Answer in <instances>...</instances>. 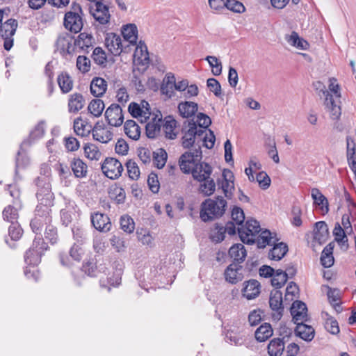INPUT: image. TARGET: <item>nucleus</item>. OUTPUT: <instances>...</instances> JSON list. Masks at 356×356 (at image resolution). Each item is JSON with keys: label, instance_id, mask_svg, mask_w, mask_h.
<instances>
[{"label": "nucleus", "instance_id": "f257e3e1", "mask_svg": "<svg viewBox=\"0 0 356 356\" xmlns=\"http://www.w3.org/2000/svg\"><path fill=\"white\" fill-rule=\"evenodd\" d=\"M37 198L40 205L36 207V216L31 222V227L34 232H37L43 227L44 222L46 224L47 220L49 221V216H47L44 220H42L39 213L40 210H43L46 214L49 215V207L53 204V193L50 191L49 186L37 193Z\"/></svg>", "mask_w": 356, "mask_h": 356}, {"label": "nucleus", "instance_id": "f03ea898", "mask_svg": "<svg viewBox=\"0 0 356 356\" xmlns=\"http://www.w3.org/2000/svg\"><path fill=\"white\" fill-rule=\"evenodd\" d=\"M227 201L222 196L207 199L201 204L200 218L204 222L221 217L225 212Z\"/></svg>", "mask_w": 356, "mask_h": 356}, {"label": "nucleus", "instance_id": "7ed1b4c3", "mask_svg": "<svg viewBox=\"0 0 356 356\" xmlns=\"http://www.w3.org/2000/svg\"><path fill=\"white\" fill-rule=\"evenodd\" d=\"M83 12L81 6L73 2L70 10L65 13L63 19L65 28L71 33H79L84 25Z\"/></svg>", "mask_w": 356, "mask_h": 356}, {"label": "nucleus", "instance_id": "20e7f679", "mask_svg": "<svg viewBox=\"0 0 356 356\" xmlns=\"http://www.w3.org/2000/svg\"><path fill=\"white\" fill-rule=\"evenodd\" d=\"M202 129H197L195 122H184L182 128L181 145L184 148L188 149L194 146V148L200 147V140L202 136Z\"/></svg>", "mask_w": 356, "mask_h": 356}, {"label": "nucleus", "instance_id": "39448f33", "mask_svg": "<svg viewBox=\"0 0 356 356\" xmlns=\"http://www.w3.org/2000/svg\"><path fill=\"white\" fill-rule=\"evenodd\" d=\"M145 120L140 122L145 123L146 135L149 138H156L160 133L163 124V115L160 111L154 108L149 111Z\"/></svg>", "mask_w": 356, "mask_h": 356}, {"label": "nucleus", "instance_id": "423d86ee", "mask_svg": "<svg viewBox=\"0 0 356 356\" xmlns=\"http://www.w3.org/2000/svg\"><path fill=\"white\" fill-rule=\"evenodd\" d=\"M202 159V151L200 148L195 147L184 152L179 159V165L181 170L185 174H189L198 161Z\"/></svg>", "mask_w": 356, "mask_h": 356}, {"label": "nucleus", "instance_id": "0eeeda50", "mask_svg": "<svg viewBox=\"0 0 356 356\" xmlns=\"http://www.w3.org/2000/svg\"><path fill=\"white\" fill-rule=\"evenodd\" d=\"M47 249V245L40 237L35 238L33 243V247L26 251L25 261L29 265H38L41 261V256Z\"/></svg>", "mask_w": 356, "mask_h": 356}, {"label": "nucleus", "instance_id": "6e6552de", "mask_svg": "<svg viewBox=\"0 0 356 356\" xmlns=\"http://www.w3.org/2000/svg\"><path fill=\"white\" fill-rule=\"evenodd\" d=\"M261 232L260 225L256 220H248L245 225L238 227V232L243 243L252 244L254 243V236Z\"/></svg>", "mask_w": 356, "mask_h": 356}, {"label": "nucleus", "instance_id": "1a4fd4ad", "mask_svg": "<svg viewBox=\"0 0 356 356\" xmlns=\"http://www.w3.org/2000/svg\"><path fill=\"white\" fill-rule=\"evenodd\" d=\"M217 185L219 189H222L225 196L231 199L234 191V176L233 172L228 169H224L220 178H218Z\"/></svg>", "mask_w": 356, "mask_h": 356}, {"label": "nucleus", "instance_id": "9d476101", "mask_svg": "<svg viewBox=\"0 0 356 356\" xmlns=\"http://www.w3.org/2000/svg\"><path fill=\"white\" fill-rule=\"evenodd\" d=\"M123 170L122 163L115 158H106L102 165L103 173L111 179L119 178Z\"/></svg>", "mask_w": 356, "mask_h": 356}, {"label": "nucleus", "instance_id": "9b49d317", "mask_svg": "<svg viewBox=\"0 0 356 356\" xmlns=\"http://www.w3.org/2000/svg\"><path fill=\"white\" fill-rule=\"evenodd\" d=\"M105 118L108 124L113 127H120L124 121L122 108L116 104L110 105L105 111Z\"/></svg>", "mask_w": 356, "mask_h": 356}, {"label": "nucleus", "instance_id": "f8f14e48", "mask_svg": "<svg viewBox=\"0 0 356 356\" xmlns=\"http://www.w3.org/2000/svg\"><path fill=\"white\" fill-rule=\"evenodd\" d=\"M269 305L274 312L273 318L279 321L282 318L284 311L282 293L280 291L274 290L270 292Z\"/></svg>", "mask_w": 356, "mask_h": 356}, {"label": "nucleus", "instance_id": "ddd939ff", "mask_svg": "<svg viewBox=\"0 0 356 356\" xmlns=\"http://www.w3.org/2000/svg\"><path fill=\"white\" fill-rule=\"evenodd\" d=\"M323 94L325 96L324 104L325 108L330 114L332 120H339L341 115V108L339 104V102L334 99L333 95L330 94L328 90H323Z\"/></svg>", "mask_w": 356, "mask_h": 356}, {"label": "nucleus", "instance_id": "4468645a", "mask_svg": "<svg viewBox=\"0 0 356 356\" xmlns=\"http://www.w3.org/2000/svg\"><path fill=\"white\" fill-rule=\"evenodd\" d=\"M74 41V38L69 33H64L60 34L56 43L57 50L63 55L72 54L74 49V47L72 44Z\"/></svg>", "mask_w": 356, "mask_h": 356}, {"label": "nucleus", "instance_id": "2eb2a0df", "mask_svg": "<svg viewBox=\"0 0 356 356\" xmlns=\"http://www.w3.org/2000/svg\"><path fill=\"white\" fill-rule=\"evenodd\" d=\"M244 325L241 322L234 323L227 330L226 337L236 345H241L244 341Z\"/></svg>", "mask_w": 356, "mask_h": 356}, {"label": "nucleus", "instance_id": "dca6fc26", "mask_svg": "<svg viewBox=\"0 0 356 356\" xmlns=\"http://www.w3.org/2000/svg\"><path fill=\"white\" fill-rule=\"evenodd\" d=\"M147 102L143 100L140 104L131 102L129 104L128 111L132 117L137 118L140 122L145 120V116L150 110Z\"/></svg>", "mask_w": 356, "mask_h": 356}, {"label": "nucleus", "instance_id": "f3484780", "mask_svg": "<svg viewBox=\"0 0 356 356\" xmlns=\"http://www.w3.org/2000/svg\"><path fill=\"white\" fill-rule=\"evenodd\" d=\"M105 45L114 56H119L123 51V44L120 36L113 33L106 35Z\"/></svg>", "mask_w": 356, "mask_h": 356}, {"label": "nucleus", "instance_id": "a211bd4d", "mask_svg": "<svg viewBox=\"0 0 356 356\" xmlns=\"http://www.w3.org/2000/svg\"><path fill=\"white\" fill-rule=\"evenodd\" d=\"M90 13L96 21L101 24H106L109 22L111 15L108 8L102 2L97 1L95 3V8H90Z\"/></svg>", "mask_w": 356, "mask_h": 356}, {"label": "nucleus", "instance_id": "6ab92c4d", "mask_svg": "<svg viewBox=\"0 0 356 356\" xmlns=\"http://www.w3.org/2000/svg\"><path fill=\"white\" fill-rule=\"evenodd\" d=\"M307 308L301 301H295L291 307V314L295 323L306 321L307 319Z\"/></svg>", "mask_w": 356, "mask_h": 356}, {"label": "nucleus", "instance_id": "aec40b11", "mask_svg": "<svg viewBox=\"0 0 356 356\" xmlns=\"http://www.w3.org/2000/svg\"><path fill=\"white\" fill-rule=\"evenodd\" d=\"M190 173L195 180L202 181L206 178H209L212 173V168L208 163L201 162L194 165Z\"/></svg>", "mask_w": 356, "mask_h": 356}, {"label": "nucleus", "instance_id": "412c9836", "mask_svg": "<svg viewBox=\"0 0 356 356\" xmlns=\"http://www.w3.org/2000/svg\"><path fill=\"white\" fill-rule=\"evenodd\" d=\"M241 269L242 267L237 264L233 263L229 265L224 273L225 280L232 284L241 281L243 278L241 273Z\"/></svg>", "mask_w": 356, "mask_h": 356}, {"label": "nucleus", "instance_id": "4be33fe9", "mask_svg": "<svg viewBox=\"0 0 356 356\" xmlns=\"http://www.w3.org/2000/svg\"><path fill=\"white\" fill-rule=\"evenodd\" d=\"M91 222L94 227L100 231L106 232L110 230L111 223L108 216L101 213H96L91 216Z\"/></svg>", "mask_w": 356, "mask_h": 356}, {"label": "nucleus", "instance_id": "5701e85b", "mask_svg": "<svg viewBox=\"0 0 356 356\" xmlns=\"http://www.w3.org/2000/svg\"><path fill=\"white\" fill-rule=\"evenodd\" d=\"M134 61L138 65H141L143 66H147L149 65V53L147 47L143 42L140 41L137 44L134 51Z\"/></svg>", "mask_w": 356, "mask_h": 356}, {"label": "nucleus", "instance_id": "b1692460", "mask_svg": "<svg viewBox=\"0 0 356 356\" xmlns=\"http://www.w3.org/2000/svg\"><path fill=\"white\" fill-rule=\"evenodd\" d=\"M242 290L243 296L248 300L254 299L260 293V283L256 280H250L244 282Z\"/></svg>", "mask_w": 356, "mask_h": 356}, {"label": "nucleus", "instance_id": "393cba45", "mask_svg": "<svg viewBox=\"0 0 356 356\" xmlns=\"http://www.w3.org/2000/svg\"><path fill=\"white\" fill-rule=\"evenodd\" d=\"M329 236V231L327 224L324 221L315 223L314 230V239L319 244L325 243Z\"/></svg>", "mask_w": 356, "mask_h": 356}, {"label": "nucleus", "instance_id": "a878e982", "mask_svg": "<svg viewBox=\"0 0 356 356\" xmlns=\"http://www.w3.org/2000/svg\"><path fill=\"white\" fill-rule=\"evenodd\" d=\"M93 138L102 143H107L111 140L113 133L106 127L96 124L92 129Z\"/></svg>", "mask_w": 356, "mask_h": 356}, {"label": "nucleus", "instance_id": "bb28decb", "mask_svg": "<svg viewBox=\"0 0 356 356\" xmlns=\"http://www.w3.org/2000/svg\"><path fill=\"white\" fill-rule=\"evenodd\" d=\"M70 168L76 178H84L87 176L88 166L81 159L74 157L70 162Z\"/></svg>", "mask_w": 356, "mask_h": 356}, {"label": "nucleus", "instance_id": "cd10ccee", "mask_svg": "<svg viewBox=\"0 0 356 356\" xmlns=\"http://www.w3.org/2000/svg\"><path fill=\"white\" fill-rule=\"evenodd\" d=\"M107 90V82L101 77H95L90 83V92L95 97L102 96Z\"/></svg>", "mask_w": 356, "mask_h": 356}, {"label": "nucleus", "instance_id": "c85d7f7f", "mask_svg": "<svg viewBox=\"0 0 356 356\" xmlns=\"http://www.w3.org/2000/svg\"><path fill=\"white\" fill-rule=\"evenodd\" d=\"M94 43V38L91 34L81 33L74 41V46L79 47L83 51H88Z\"/></svg>", "mask_w": 356, "mask_h": 356}, {"label": "nucleus", "instance_id": "c756f323", "mask_svg": "<svg viewBox=\"0 0 356 356\" xmlns=\"http://www.w3.org/2000/svg\"><path fill=\"white\" fill-rule=\"evenodd\" d=\"M296 324V334L305 341H312L314 337V329L312 326L303 323V322Z\"/></svg>", "mask_w": 356, "mask_h": 356}, {"label": "nucleus", "instance_id": "7c9ffc66", "mask_svg": "<svg viewBox=\"0 0 356 356\" xmlns=\"http://www.w3.org/2000/svg\"><path fill=\"white\" fill-rule=\"evenodd\" d=\"M277 241L276 236H273V234L268 229L261 231L257 239V246L259 248H264L266 245H273Z\"/></svg>", "mask_w": 356, "mask_h": 356}, {"label": "nucleus", "instance_id": "2f4dec72", "mask_svg": "<svg viewBox=\"0 0 356 356\" xmlns=\"http://www.w3.org/2000/svg\"><path fill=\"white\" fill-rule=\"evenodd\" d=\"M229 255L235 261L242 263L246 257L247 252L242 243H236L229 248Z\"/></svg>", "mask_w": 356, "mask_h": 356}, {"label": "nucleus", "instance_id": "473e14b6", "mask_svg": "<svg viewBox=\"0 0 356 356\" xmlns=\"http://www.w3.org/2000/svg\"><path fill=\"white\" fill-rule=\"evenodd\" d=\"M124 42L135 44L138 38V29L135 24H129L123 26L122 31Z\"/></svg>", "mask_w": 356, "mask_h": 356}, {"label": "nucleus", "instance_id": "72a5a7b5", "mask_svg": "<svg viewBox=\"0 0 356 356\" xmlns=\"http://www.w3.org/2000/svg\"><path fill=\"white\" fill-rule=\"evenodd\" d=\"M285 40L290 45L298 49L306 50L309 47V43L300 38L296 31H293L290 35H286Z\"/></svg>", "mask_w": 356, "mask_h": 356}, {"label": "nucleus", "instance_id": "f704fd0d", "mask_svg": "<svg viewBox=\"0 0 356 356\" xmlns=\"http://www.w3.org/2000/svg\"><path fill=\"white\" fill-rule=\"evenodd\" d=\"M85 105V100L82 95L74 93L70 95L68 102V109L70 113H77Z\"/></svg>", "mask_w": 356, "mask_h": 356}, {"label": "nucleus", "instance_id": "c9c22d12", "mask_svg": "<svg viewBox=\"0 0 356 356\" xmlns=\"http://www.w3.org/2000/svg\"><path fill=\"white\" fill-rule=\"evenodd\" d=\"M333 234L335 237V241L341 246V248L346 251L348 248V238L346 236V232L344 230L339 223H336L333 230Z\"/></svg>", "mask_w": 356, "mask_h": 356}, {"label": "nucleus", "instance_id": "e433bc0d", "mask_svg": "<svg viewBox=\"0 0 356 356\" xmlns=\"http://www.w3.org/2000/svg\"><path fill=\"white\" fill-rule=\"evenodd\" d=\"M284 348V342L282 339L274 338L268 345V353L270 356H281Z\"/></svg>", "mask_w": 356, "mask_h": 356}, {"label": "nucleus", "instance_id": "4c0bfd02", "mask_svg": "<svg viewBox=\"0 0 356 356\" xmlns=\"http://www.w3.org/2000/svg\"><path fill=\"white\" fill-rule=\"evenodd\" d=\"M126 135L135 140L139 139L140 136V128L134 120H127L124 125Z\"/></svg>", "mask_w": 356, "mask_h": 356}, {"label": "nucleus", "instance_id": "58836bf2", "mask_svg": "<svg viewBox=\"0 0 356 356\" xmlns=\"http://www.w3.org/2000/svg\"><path fill=\"white\" fill-rule=\"evenodd\" d=\"M18 23L14 19H8L5 23L1 24L0 33L1 37H13L15 33Z\"/></svg>", "mask_w": 356, "mask_h": 356}, {"label": "nucleus", "instance_id": "ea45409f", "mask_svg": "<svg viewBox=\"0 0 356 356\" xmlns=\"http://www.w3.org/2000/svg\"><path fill=\"white\" fill-rule=\"evenodd\" d=\"M180 115L185 118L193 116L197 111V104L193 102H181L178 106Z\"/></svg>", "mask_w": 356, "mask_h": 356}, {"label": "nucleus", "instance_id": "a19ab883", "mask_svg": "<svg viewBox=\"0 0 356 356\" xmlns=\"http://www.w3.org/2000/svg\"><path fill=\"white\" fill-rule=\"evenodd\" d=\"M311 195L315 204L320 207L323 211L328 212V201L318 188H312Z\"/></svg>", "mask_w": 356, "mask_h": 356}, {"label": "nucleus", "instance_id": "79ce46f5", "mask_svg": "<svg viewBox=\"0 0 356 356\" xmlns=\"http://www.w3.org/2000/svg\"><path fill=\"white\" fill-rule=\"evenodd\" d=\"M322 316L325 320L324 327L332 334L339 333V327L337 321L327 312H323Z\"/></svg>", "mask_w": 356, "mask_h": 356}, {"label": "nucleus", "instance_id": "37998d69", "mask_svg": "<svg viewBox=\"0 0 356 356\" xmlns=\"http://www.w3.org/2000/svg\"><path fill=\"white\" fill-rule=\"evenodd\" d=\"M273 245V248L268 253V257L272 260L279 261L283 258L287 252L288 247L284 243H275Z\"/></svg>", "mask_w": 356, "mask_h": 356}, {"label": "nucleus", "instance_id": "c03bdc74", "mask_svg": "<svg viewBox=\"0 0 356 356\" xmlns=\"http://www.w3.org/2000/svg\"><path fill=\"white\" fill-rule=\"evenodd\" d=\"M273 331L270 324L265 323L259 326L255 331V338L258 341L267 340L273 335Z\"/></svg>", "mask_w": 356, "mask_h": 356}, {"label": "nucleus", "instance_id": "a18cd8bd", "mask_svg": "<svg viewBox=\"0 0 356 356\" xmlns=\"http://www.w3.org/2000/svg\"><path fill=\"white\" fill-rule=\"evenodd\" d=\"M199 187V191L204 196H211L213 195L216 188V184L214 179L211 178H206L205 180H202Z\"/></svg>", "mask_w": 356, "mask_h": 356}, {"label": "nucleus", "instance_id": "49530a36", "mask_svg": "<svg viewBox=\"0 0 356 356\" xmlns=\"http://www.w3.org/2000/svg\"><path fill=\"white\" fill-rule=\"evenodd\" d=\"M57 81L63 93L69 92L73 88V81L70 75L66 72H62L59 74Z\"/></svg>", "mask_w": 356, "mask_h": 356}, {"label": "nucleus", "instance_id": "de8ad7c7", "mask_svg": "<svg viewBox=\"0 0 356 356\" xmlns=\"http://www.w3.org/2000/svg\"><path fill=\"white\" fill-rule=\"evenodd\" d=\"M287 277L283 270L278 269L275 271V274L271 277V284L276 290L282 288L286 282Z\"/></svg>", "mask_w": 356, "mask_h": 356}, {"label": "nucleus", "instance_id": "09e8293b", "mask_svg": "<svg viewBox=\"0 0 356 356\" xmlns=\"http://www.w3.org/2000/svg\"><path fill=\"white\" fill-rule=\"evenodd\" d=\"M104 109V102L100 99H92L88 106L89 113L94 117H99Z\"/></svg>", "mask_w": 356, "mask_h": 356}, {"label": "nucleus", "instance_id": "8fccbe9b", "mask_svg": "<svg viewBox=\"0 0 356 356\" xmlns=\"http://www.w3.org/2000/svg\"><path fill=\"white\" fill-rule=\"evenodd\" d=\"M109 195L118 204L123 203L126 198L124 190L121 186H118L111 187L109 191Z\"/></svg>", "mask_w": 356, "mask_h": 356}, {"label": "nucleus", "instance_id": "3c124183", "mask_svg": "<svg viewBox=\"0 0 356 356\" xmlns=\"http://www.w3.org/2000/svg\"><path fill=\"white\" fill-rule=\"evenodd\" d=\"M129 177L132 180H138L140 177V170L138 164L134 160H129L126 163Z\"/></svg>", "mask_w": 356, "mask_h": 356}, {"label": "nucleus", "instance_id": "603ef678", "mask_svg": "<svg viewBox=\"0 0 356 356\" xmlns=\"http://www.w3.org/2000/svg\"><path fill=\"white\" fill-rule=\"evenodd\" d=\"M164 81L166 82L165 84L161 86V91L168 97H172L173 95V83L175 82V76L173 75L167 74Z\"/></svg>", "mask_w": 356, "mask_h": 356}, {"label": "nucleus", "instance_id": "864d4df0", "mask_svg": "<svg viewBox=\"0 0 356 356\" xmlns=\"http://www.w3.org/2000/svg\"><path fill=\"white\" fill-rule=\"evenodd\" d=\"M167 159L168 154L163 149H159L156 152H154V163L159 169L162 168L165 165Z\"/></svg>", "mask_w": 356, "mask_h": 356}, {"label": "nucleus", "instance_id": "5fc2aeb1", "mask_svg": "<svg viewBox=\"0 0 356 356\" xmlns=\"http://www.w3.org/2000/svg\"><path fill=\"white\" fill-rule=\"evenodd\" d=\"M84 153L86 156L90 160H99L102 154L98 147L93 144L86 145Z\"/></svg>", "mask_w": 356, "mask_h": 356}, {"label": "nucleus", "instance_id": "6e6d98bb", "mask_svg": "<svg viewBox=\"0 0 356 356\" xmlns=\"http://www.w3.org/2000/svg\"><path fill=\"white\" fill-rule=\"evenodd\" d=\"M74 130L78 136H85L90 132V130L86 129V122L81 117L74 120Z\"/></svg>", "mask_w": 356, "mask_h": 356}, {"label": "nucleus", "instance_id": "4d7b16f0", "mask_svg": "<svg viewBox=\"0 0 356 356\" xmlns=\"http://www.w3.org/2000/svg\"><path fill=\"white\" fill-rule=\"evenodd\" d=\"M209 134L208 135L207 133V130H202V136L200 140V145L202 143L208 149H211L215 143L216 138L213 134V132L211 130H209Z\"/></svg>", "mask_w": 356, "mask_h": 356}, {"label": "nucleus", "instance_id": "13d9d810", "mask_svg": "<svg viewBox=\"0 0 356 356\" xmlns=\"http://www.w3.org/2000/svg\"><path fill=\"white\" fill-rule=\"evenodd\" d=\"M3 216L4 220L10 222L11 224L17 222L18 213L17 209L12 206L9 205L4 209Z\"/></svg>", "mask_w": 356, "mask_h": 356}, {"label": "nucleus", "instance_id": "bf43d9fd", "mask_svg": "<svg viewBox=\"0 0 356 356\" xmlns=\"http://www.w3.org/2000/svg\"><path fill=\"white\" fill-rule=\"evenodd\" d=\"M92 58L96 64L101 66H105L107 63L106 53L100 47H96L93 50Z\"/></svg>", "mask_w": 356, "mask_h": 356}, {"label": "nucleus", "instance_id": "052dcab7", "mask_svg": "<svg viewBox=\"0 0 356 356\" xmlns=\"http://www.w3.org/2000/svg\"><path fill=\"white\" fill-rule=\"evenodd\" d=\"M225 234V229H224V227L216 225L211 230L210 238L213 241L219 243L224 240Z\"/></svg>", "mask_w": 356, "mask_h": 356}, {"label": "nucleus", "instance_id": "680f3d73", "mask_svg": "<svg viewBox=\"0 0 356 356\" xmlns=\"http://www.w3.org/2000/svg\"><path fill=\"white\" fill-rule=\"evenodd\" d=\"M120 226L121 229L124 232L129 234L133 232L135 228V224L133 219L128 216H123L121 217Z\"/></svg>", "mask_w": 356, "mask_h": 356}, {"label": "nucleus", "instance_id": "e2e57ef3", "mask_svg": "<svg viewBox=\"0 0 356 356\" xmlns=\"http://www.w3.org/2000/svg\"><path fill=\"white\" fill-rule=\"evenodd\" d=\"M225 8L234 13H242L245 10L243 4L237 0H226Z\"/></svg>", "mask_w": 356, "mask_h": 356}, {"label": "nucleus", "instance_id": "0e129e2a", "mask_svg": "<svg viewBox=\"0 0 356 356\" xmlns=\"http://www.w3.org/2000/svg\"><path fill=\"white\" fill-rule=\"evenodd\" d=\"M76 67L83 73L89 72L90 70V59L84 56H79L76 58Z\"/></svg>", "mask_w": 356, "mask_h": 356}, {"label": "nucleus", "instance_id": "69168bd1", "mask_svg": "<svg viewBox=\"0 0 356 356\" xmlns=\"http://www.w3.org/2000/svg\"><path fill=\"white\" fill-rule=\"evenodd\" d=\"M176 126V121L175 120H165L163 124V128L165 133L166 138L169 139H175L177 134L173 131Z\"/></svg>", "mask_w": 356, "mask_h": 356}, {"label": "nucleus", "instance_id": "338daca9", "mask_svg": "<svg viewBox=\"0 0 356 356\" xmlns=\"http://www.w3.org/2000/svg\"><path fill=\"white\" fill-rule=\"evenodd\" d=\"M207 87L214 93L216 97L221 95V86L220 83L214 78H209L207 81Z\"/></svg>", "mask_w": 356, "mask_h": 356}, {"label": "nucleus", "instance_id": "774afa93", "mask_svg": "<svg viewBox=\"0 0 356 356\" xmlns=\"http://www.w3.org/2000/svg\"><path fill=\"white\" fill-rule=\"evenodd\" d=\"M256 180L262 189H266L270 186V179L265 172H260L256 176Z\"/></svg>", "mask_w": 356, "mask_h": 356}]
</instances>
